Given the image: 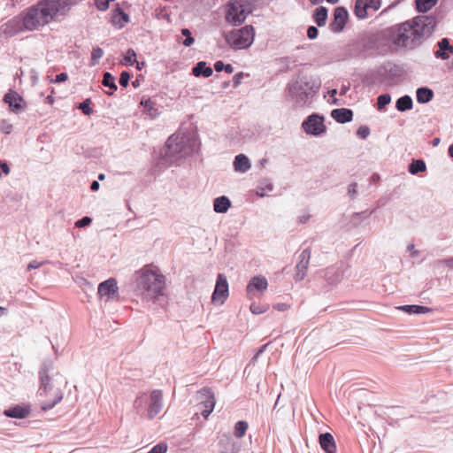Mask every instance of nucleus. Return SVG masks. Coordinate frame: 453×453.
I'll return each mask as SVG.
<instances>
[{"mask_svg":"<svg viewBox=\"0 0 453 453\" xmlns=\"http://www.w3.org/2000/svg\"><path fill=\"white\" fill-rule=\"evenodd\" d=\"M135 63H136V68H137L138 70H142V66H143L144 63H143V62L139 63V62H137V61H136Z\"/></svg>","mask_w":453,"mask_h":453,"instance_id":"nucleus-60","label":"nucleus"},{"mask_svg":"<svg viewBox=\"0 0 453 453\" xmlns=\"http://www.w3.org/2000/svg\"><path fill=\"white\" fill-rule=\"evenodd\" d=\"M4 102L7 104L12 112L18 113L25 108V102L16 91L9 90L4 96Z\"/></svg>","mask_w":453,"mask_h":453,"instance_id":"nucleus-15","label":"nucleus"},{"mask_svg":"<svg viewBox=\"0 0 453 453\" xmlns=\"http://www.w3.org/2000/svg\"><path fill=\"white\" fill-rule=\"evenodd\" d=\"M438 19L435 15H418L383 30L384 37L409 50L420 47L434 32Z\"/></svg>","mask_w":453,"mask_h":453,"instance_id":"nucleus-1","label":"nucleus"},{"mask_svg":"<svg viewBox=\"0 0 453 453\" xmlns=\"http://www.w3.org/2000/svg\"><path fill=\"white\" fill-rule=\"evenodd\" d=\"M137 288L146 299H153L163 295L165 277L152 265H147L137 272Z\"/></svg>","mask_w":453,"mask_h":453,"instance_id":"nucleus-6","label":"nucleus"},{"mask_svg":"<svg viewBox=\"0 0 453 453\" xmlns=\"http://www.w3.org/2000/svg\"><path fill=\"white\" fill-rule=\"evenodd\" d=\"M181 35L185 36V39L182 42V44L184 46L189 47L194 43L195 39L192 36L191 31L188 28H182Z\"/></svg>","mask_w":453,"mask_h":453,"instance_id":"nucleus-39","label":"nucleus"},{"mask_svg":"<svg viewBox=\"0 0 453 453\" xmlns=\"http://www.w3.org/2000/svg\"><path fill=\"white\" fill-rule=\"evenodd\" d=\"M56 18L48 1L41 0L2 25L0 30L5 37H12L22 32L38 31Z\"/></svg>","mask_w":453,"mask_h":453,"instance_id":"nucleus-3","label":"nucleus"},{"mask_svg":"<svg viewBox=\"0 0 453 453\" xmlns=\"http://www.w3.org/2000/svg\"><path fill=\"white\" fill-rule=\"evenodd\" d=\"M319 441L326 453H336V444L331 434H321L319 437Z\"/></svg>","mask_w":453,"mask_h":453,"instance_id":"nucleus-20","label":"nucleus"},{"mask_svg":"<svg viewBox=\"0 0 453 453\" xmlns=\"http://www.w3.org/2000/svg\"><path fill=\"white\" fill-rule=\"evenodd\" d=\"M318 35H319V30L316 27L311 26L308 27L307 36L309 39L313 40V39L317 38Z\"/></svg>","mask_w":453,"mask_h":453,"instance_id":"nucleus-48","label":"nucleus"},{"mask_svg":"<svg viewBox=\"0 0 453 453\" xmlns=\"http://www.w3.org/2000/svg\"><path fill=\"white\" fill-rule=\"evenodd\" d=\"M203 401L200 403L201 414L207 418L214 409L215 396L209 388H204L200 392Z\"/></svg>","mask_w":453,"mask_h":453,"instance_id":"nucleus-13","label":"nucleus"},{"mask_svg":"<svg viewBox=\"0 0 453 453\" xmlns=\"http://www.w3.org/2000/svg\"><path fill=\"white\" fill-rule=\"evenodd\" d=\"M147 406V417L150 419L154 418L162 410L163 393L161 390H153L150 395L140 394L134 402V407L137 410H142Z\"/></svg>","mask_w":453,"mask_h":453,"instance_id":"nucleus-8","label":"nucleus"},{"mask_svg":"<svg viewBox=\"0 0 453 453\" xmlns=\"http://www.w3.org/2000/svg\"><path fill=\"white\" fill-rule=\"evenodd\" d=\"M438 50L434 51V57L442 60L449 59L453 54V45H450L449 38H442L437 42Z\"/></svg>","mask_w":453,"mask_h":453,"instance_id":"nucleus-18","label":"nucleus"},{"mask_svg":"<svg viewBox=\"0 0 453 453\" xmlns=\"http://www.w3.org/2000/svg\"><path fill=\"white\" fill-rule=\"evenodd\" d=\"M231 206L230 200L225 196L217 197L213 203V209L218 213H225L228 211Z\"/></svg>","mask_w":453,"mask_h":453,"instance_id":"nucleus-25","label":"nucleus"},{"mask_svg":"<svg viewBox=\"0 0 453 453\" xmlns=\"http://www.w3.org/2000/svg\"><path fill=\"white\" fill-rule=\"evenodd\" d=\"M0 170H10L7 162L0 160Z\"/></svg>","mask_w":453,"mask_h":453,"instance_id":"nucleus-54","label":"nucleus"},{"mask_svg":"<svg viewBox=\"0 0 453 453\" xmlns=\"http://www.w3.org/2000/svg\"><path fill=\"white\" fill-rule=\"evenodd\" d=\"M228 296V283L226 278L219 273L212 294V302L222 304Z\"/></svg>","mask_w":453,"mask_h":453,"instance_id":"nucleus-12","label":"nucleus"},{"mask_svg":"<svg viewBox=\"0 0 453 453\" xmlns=\"http://www.w3.org/2000/svg\"><path fill=\"white\" fill-rule=\"evenodd\" d=\"M39 374L41 386L38 396L41 398V406L43 411L50 410L62 401V388L66 381L61 374L50 372L47 367L42 368Z\"/></svg>","mask_w":453,"mask_h":453,"instance_id":"nucleus-5","label":"nucleus"},{"mask_svg":"<svg viewBox=\"0 0 453 453\" xmlns=\"http://www.w3.org/2000/svg\"><path fill=\"white\" fill-rule=\"evenodd\" d=\"M118 293L117 281L115 279L111 278L98 286V295L100 296H107L108 299L112 297Z\"/></svg>","mask_w":453,"mask_h":453,"instance_id":"nucleus-17","label":"nucleus"},{"mask_svg":"<svg viewBox=\"0 0 453 453\" xmlns=\"http://www.w3.org/2000/svg\"><path fill=\"white\" fill-rule=\"evenodd\" d=\"M132 85H133L134 88H136V87H138V86H139V81L136 80V81H133V82H132Z\"/></svg>","mask_w":453,"mask_h":453,"instance_id":"nucleus-64","label":"nucleus"},{"mask_svg":"<svg viewBox=\"0 0 453 453\" xmlns=\"http://www.w3.org/2000/svg\"><path fill=\"white\" fill-rule=\"evenodd\" d=\"M90 104H91V99L87 98L78 105V109H80L85 115L88 116L93 112V110L90 107Z\"/></svg>","mask_w":453,"mask_h":453,"instance_id":"nucleus-41","label":"nucleus"},{"mask_svg":"<svg viewBox=\"0 0 453 453\" xmlns=\"http://www.w3.org/2000/svg\"><path fill=\"white\" fill-rule=\"evenodd\" d=\"M400 309L410 313H422L427 310L426 307L419 305H404L400 307Z\"/></svg>","mask_w":453,"mask_h":453,"instance_id":"nucleus-40","label":"nucleus"},{"mask_svg":"<svg viewBox=\"0 0 453 453\" xmlns=\"http://www.w3.org/2000/svg\"><path fill=\"white\" fill-rule=\"evenodd\" d=\"M141 105L143 106V111L151 119H155L159 115L158 110L155 107V103L150 98L142 97Z\"/></svg>","mask_w":453,"mask_h":453,"instance_id":"nucleus-24","label":"nucleus"},{"mask_svg":"<svg viewBox=\"0 0 453 453\" xmlns=\"http://www.w3.org/2000/svg\"><path fill=\"white\" fill-rule=\"evenodd\" d=\"M68 79V75L66 73H61L58 75H56L55 79H50V83H60L64 82Z\"/></svg>","mask_w":453,"mask_h":453,"instance_id":"nucleus-46","label":"nucleus"},{"mask_svg":"<svg viewBox=\"0 0 453 453\" xmlns=\"http://www.w3.org/2000/svg\"><path fill=\"white\" fill-rule=\"evenodd\" d=\"M257 194L260 196H264L265 195V188H257Z\"/></svg>","mask_w":453,"mask_h":453,"instance_id":"nucleus-59","label":"nucleus"},{"mask_svg":"<svg viewBox=\"0 0 453 453\" xmlns=\"http://www.w3.org/2000/svg\"><path fill=\"white\" fill-rule=\"evenodd\" d=\"M348 16V12L344 7L339 6L335 8L334 20L329 25L330 29L334 33L342 32L346 25Z\"/></svg>","mask_w":453,"mask_h":453,"instance_id":"nucleus-14","label":"nucleus"},{"mask_svg":"<svg viewBox=\"0 0 453 453\" xmlns=\"http://www.w3.org/2000/svg\"><path fill=\"white\" fill-rule=\"evenodd\" d=\"M269 305L266 303H252L250 310L253 314H261L267 311Z\"/></svg>","mask_w":453,"mask_h":453,"instance_id":"nucleus-37","label":"nucleus"},{"mask_svg":"<svg viewBox=\"0 0 453 453\" xmlns=\"http://www.w3.org/2000/svg\"><path fill=\"white\" fill-rule=\"evenodd\" d=\"M268 158L266 157H263L261 158L259 161H258V166L261 167V168H264L266 166L267 163H268Z\"/></svg>","mask_w":453,"mask_h":453,"instance_id":"nucleus-53","label":"nucleus"},{"mask_svg":"<svg viewBox=\"0 0 453 453\" xmlns=\"http://www.w3.org/2000/svg\"><path fill=\"white\" fill-rule=\"evenodd\" d=\"M200 142L196 133L178 130L168 137L165 146L160 150L158 166H181V162L200 158Z\"/></svg>","mask_w":453,"mask_h":453,"instance_id":"nucleus-2","label":"nucleus"},{"mask_svg":"<svg viewBox=\"0 0 453 453\" xmlns=\"http://www.w3.org/2000/svg\"><path fill=\"white\" fill-rule=\"evenodd\" d=\"M268 287L267 280L263 276L253 277L247 286L248 294H251L253 290L265 291Z\"/></svg>","mask_w":453,"mask_h":453,"instance_id":"nucleus-21","label":"nucleus"},{"mask_svg":"<svg viewBox=\"0 0 453 453\" xmlns=\"http://www.w3.org/2000/svg\"><path fill=\"white\" fill-rule=\"evenodd\" d=\"M331 117L338 123L350 122L353 119V111L347 108H337L331 111Z\"/></svg>","mask_w":453,"mask_h":453,"instance_id":"nucleus-19","label":"nucleus"},{"mask_svg":"<svg viewBox=\"0 0 453 453\" xmlns=\"http://www.w3.org/2000/svg\"><path fill=\"white\" fill-rule=\"evenodd\" d=\"M243 73H238L234 76V83L235 86H237L241 82V79L242 78Z\"/></svg>","mask_w":453,"mask_h":453,"instance_id":"nucleus-52","label":"nucleus"},{"mask_svg":"<svg viewBox=\"0 0 453 453\" xmlns=\"http://www.w3.org/2000/svg\"><path fill=\"white\" fill-rule=\"evenodd\" d=\"M389 66H390L389 68H386V71L393 75H396L397 74V66L395 65H391V64H389Z\"/></svg>","mask_w":453,"mask_h":453,"instance_id":"nucleus-51","label":"nucleus"},{"mask_svg":"<svg viewBox=\"0 0 453 453\" xmlns=\"http://www.w3.org/2000/svg\"><path fill=\"white\" fill-rule=\"evenodd\" d=\"M328 11L326 7L320 6L317 8L313 13V20L319 27H323L327 19Z\"/></svg>","mask_w":453,"mask_h":453,"instance_id":"nucleus-29","label":"nucleus"},{"mask_svg":"<svg viewBox=\"0 0 453 453\" xmlns=\"http://www.w3.org/2000/svg\"><path fill=\"white\" fill-rule=\"evenodd\" d=\"M417 101L419 104H426L434 97V91L426 87L418 88L416 91Z\"/></svg>","mask_w":453,"mask_h":453,"instance_id":"nucleus-26","label":"nucleus"},{"mask_svg":"<svg viewBox=\"0 0 453 453\" xmlns=\"http://www.w3.org/2000/svg\"><path fill=\"white\" fill-rule=\"evenodd\" d=\"M438 0H415L416 9L418 12L426 13L430 11Z\"/></svg>","mask_w":453,"mask_h":453,"instance_id":"nucleus-31","label":"nucleus"},{"mask_svg":"<svg viewBox=\"0 0 453 453\" xmlns=\"http://www.w3.org/2000/svg\"><path fill=\"white\" fill-rule=\"evenodd\" d=\"M102 84L111 89V91L107 93L109 96H111L118 88L115 83V78L108 72L104 73Z\"/></svg>","mask_w":453,"mask_h":453,"instance_id":"nucleus-32","label":"nucleus"},{"mask_svg":"<svg viewBox=\"0 0 453 453\" xmlns=\"http://www.w3.org/2000/svg\"><path fill=\"white\" fill-rule=\"evenodd\" d=\"M302 127L308 134L315 136L326 132L324 118L317 113L310 115L302 124Z\"/></svg>","mask_w":453,"mask_h":453,"instance_id":"nucleus-10","label":"nucleus"},{"mask_svg":"<svg viewBox=\"0 0 453 453\" xmlns=\"http://www.w3.org/2000/svg\"><path fill=\"white\" fill-rule=\"evenodd\" d=\"M91 221H92V219L89 217H84L75 223V226L76 227H83L86 226H88L91 223Z\"/></svg>","mask_w":453,"mask_h":453,"instance_id":"nucleus-49","label":"nucleus"},{"mask_svg":"<svg viewBox=\"0 0 453 453\" xmlns=\"http://www.w3.org/2000/svg\"><path fill=\"white\" fill-rule=\"evenodd\" d=\"M311 259V250L309 249L303 250L299 256V263L296 266V273L295 279L302 280L307 272Z\"/></svg>","mask_w":453,"mask_h":453,"instance_id":"nucleus-16","label":"nucleus"},{"mask_svg":"<svg viewBox=\"0 0 453 453\" xmlns=\"http://www.w3.org/2000/svg\"><path fill=\"white\" fill-rule=\"evenodd\" d=\"M0 127L1 130L6 134H9L12 131V125L4 119L1 121Z\"/></svg>","mask_w":453,"mask_h":453,"instance_id":"nucleus-47","label":"nucleus"},{"mask_svg":"<svg viewBox=\"0 0 453 453\" xmlns=\"http://www.w3.org/2000/svg\"><path fill=\"white\" fill-rule=\"evenodd\" d=\"M311 3L314 5L319 4L323 0H310Z\"/></svg>","mask_w":453,"mask_h":453,"instance_id":"nucleus-62","label":"nucleus"},{"mask_svg":"<svg viewBox=\"0 0 453 453\" xmlns=\"http://www.w3.org/2000/svg\"><path fill=\"white\" fill-rule=\"evenodd\" d=\"M449 155L453 158V144L449 148Z\"/></svg>","mask_w":453,"mask_h":453,"instance_id":"nucleus-61","label":"nucleus"},{"mask_svg":"<svg viewBox=\"0 0 453 453\" xmlns=\"http://www.w3.org/2000/svg\"><path fill=\"white\" fill-rule=\"evenodd\" d=\"M129 21V16L119 7H117L112 12L111 22L112 24L122 28Z\"/></svg>","mask_w":453,"mask_h":453,"instance_id":"nucleus-22","label":"nucleus"},{"mask_svg":"<svg viewBox=\"0 0 453 453\" xmlns=\"http://www.w3.org/2000/svg\"><path fill=\"white\" fill-rule=\"evenodd\" d=\"M212 73V69L207 66L206 63L203 61L198 62L192 69V73L196 77L203 76L208 78L211 76Z\"/></svg>","mask_w":453,"mask_h":453,"instance_id":"nucleus-23","label":"nucleus"},{"mask_svg":"<svg viewBox=\"0 0 453 453\" xmlns=\"http://www.w3.org/2000/svg\"><path fill=\"white\" fill-rule=\"evenodd\" d=\"M408 170H426V163L422 159H413L409 165Z\"/></svg>","mask_w":453,"mask_h":453,"instance_id":"nucleus-42","label":"nucleus"},{"mask_svg":"<svg viewBox=\"0 0 453 453\" xmlns=\"http://www.w3.org/2000/svg\"><path fill=\"white\" fill-rule=\"evenodd\" d=\"M29 413V410L21 406H15L4 411V415L11 418H23Z\"/></svg>","mask_w":453,"mask_h":453,"instance_id":"nucleus-28","label":"nucleus"},{"mask_svg":"<svg viewBox=\"0 0 453 453\" xmlns=\"http://www.w3.org/2000/svg\"><path fill=\"white\" fill-rule=\"evenodd\" d=\"M104 52L103 49H101L100 47L93 48V50L91 51L89 65L95 66V65H98L99 61L102 58V57L104 56Z\"/></svg>","mask_w":453,"mask_h":453,"instance_id":"nucleus-33","label":"nucleus"},{"mask_svg":"<svg viewBox=\"0 0 453 453\" xmlns=\"http://www.w3.org/2000/svg\"><path fill=\"white\" fill-rule=\"evenodd\" d=\"M214 69L216 72L225 71L227 73H232L234 72V67L230 64H225L222 61H217L214 64Z\"/></svg>","mask_w":453,"mask_h":453,"instance_id":"nucleus-38","label":"nucleus"},{"mask_svg":"<svg viewBox=\"0 0 453 453\" xmlns=\"http://www.w3.org/2000/svg\"><path fill=\"white\" fill-rule=\"evenodd\" d=\"M54 96L52 94L49 95L47 97H46V103L50 104H54Z\"/></svg>","mask_w":453,"mask_h":453,"instance_id":"nucleus-57","label":"nucleus"},{"mask_svg":"<svg viewBox=\"0 0 453 453\" xmlns=\"http://www.w3.org/2000/svg\"><path fill=\"white\" fill-rule=\"evenodd\" d=\"M136 62V53L133 49H128L124 56L122 64L125 65H133Z\"/></svg>","mask_w":453,"mask_h":453,"instance_id":"nucleus-35","label":"nucleus"},{"mask_svg":"<svg viewBox=\"0 0 453 453\" xmlns=\"http://www.w3.org/2000/svg\"><path fill=\"white\" fill-rule=\"evenodd\" d=\"M412 107H413L412 98L408 95L403 96L396 100L395 108L399 111H405L412 109Z\"/></svg>","mask_w":453,"mask_h":453,"instance_id":"nucleus-30","label":"nucleus"},{"mask_svg":"<svg viewBox=\"0 0 453 453\" xmlns=\"http://www.w3.org/2000/svg\"><path fill=\"white\" fill-rule=\"evenodd\" d=\"M446 263H447V265H448L449 266H452L453 257H452V258H450V259H448V260L446 261Z\"/></svg>","mask_w":453,"mask_h":453,"instance_id":"nucleus-63","label":"nucleus"},{"mask_svg":"<svg viewBox=\"0 0 453 453\" xmlns=\"http://www.w3.org/2000/svg\"><path fill=\"white\" fill-rule=\"evenodd\" d=\"M321 86L319 78L305 71L288 83V96L296 107L310 105Z\"/></svg>","mask_w":453,"mask_h":453,"instance_id":"nucleus-4","label":"nucleus"},{"mask_svg":"<svg viewBox=\"0 0 453 453\" xmlns=\"http://www.w3.org/2000/svg\"><path fill=\"white\" fill-rule=\"evenodd\" d=\"M90 188L93 190V191H96L98 188H99V183L98 181L96 180H94L91 184V187Z\"/></svg>","mask_w":453,"mask_h":453,"instance_id":"nucleus-56","label":"nucleus"},{"mask_svg":"<svg viewBox=\"0 0 453 453\" xmlns=\"http://www.w3.org/2000/svg\"><path fill=\"white\" fill-rule=\"evenodd\" d=\"M357 134L361 139H366L370 134V128L367 126H360L357 131Z\"/></svg>","mask_w":453,"mask_h":453,"instance_id":"nucleus-43","label":"nucleus"},{"mask_svg":"<svg viewBox=\"0 0 453 453\" xmlns=\"http://www.w3.org/2000/svg\"><path fill=\"white\" fill-rule=\"evenodd\" d=\"M129 80H130V74L127 71H123L121 73H120V77H119V84L120 86L122 87H127L128 85V82H129Z\"/></svg>","mask_w":453,"mask_h":453,"instance_id":"nucleus-44","label":"nucleus"},{"mask_svg":"<svg viewBox=\"0 0 453 453\" xmlns=\"http://www.w3.org/2000/svg\"><path fill=\"white\" fill-rule=\"evenodd\" d=\"M226 44L234 50L249 49L255 39V29L251 25L232 29L224 34Z\"/></svg>","mask_w":453,"mask_h":453,"instance_id":"nucleus-7","label":"nucleus"},{"mask_svg":"<svg viewBox=\"0 0 453 453\" xmlns=\"http://www.w3.org/2000/svg\"><path fill=\"white\" fill-rule=\"evenodd\" d=\"M391 102V96L388 93L380 95L377 98V108L379 111L383 110Z\"/></svg>","mask_w":453,"mask_h":453,"instance_id":"nucleus-36","label":"nucleus"},{"mask_svg":"<svg viewBox=\"0 0 453 453\" xmlns=\"http://www.w3.org/2000/svg\"><path fill=\"white\" fill-rule=\"evenodd\" d=\"M167 446L165 443H159L155 445L148 453H165Z\"/></svg>","mask_w":453,"mask_h":453,"instance_id":"nucleus-45","label":"nucleus"},{"mask_svg":"<svg viewBox=\"0 0 453 453\" xmlns=\"http://www.w3.org/2000/svg\"><path fill=\"white\" fill-rule=\"evenodd\" d=\"M39 266H40L39 263L32 262L28 265V269L38 268Z\"/></svg>","mask_w":453,"mask_h":453,"instance_id":"nucleus-58","label":"nucleus"},{"mask_svg":"<svg viewBox=\"0 0 453 453\" xmlns=\"http://www.w3.org/2000/svg\"><path fill=\"white\" fill-rule=\"evenodd\" d=\"M234 170H250L251 167L249 157L244 154H239L234 157Z\"/></svg>","mask_w":453,"mask_h":453,"instance_id":"nucleus-27","label":"nucleus"},{"mask_svg":"<svg viewBox=\"0 0 453 453\" xmlns=\"http://www.w3.org/2000/svg\"><path fill=\"white\" fill-rule=\"evenodd\" d=\"M251 12L252 9L248 0H229L225 20L231 26L238 27L246 20Z\"/></svg>","mask_w":453,"mask_h":453,"instance_id":"nucleus-9","label":"nucleus"},{"mask_svg":"<svg viewBox=\"0 0 453 453\" xmlns=\"http://www.w3.org/2000/svg\"><path fill=\"white\" fill-rule=\"evenodd\" d=\"M273 308L277 311H287L288 310L289 308V305L287 304V303H277L273 306Z\"/></svg>","mask_w":453,"mask_h":453,"instance_id":"nucleus-50","label":"nucleus"},{"mask_svg":"<svg viewBox=\"0 0 453 453\" xmlns=\"http://www.w3.org/2000/svg\"><path fill=\"white\" fill-rule=\"evenodd\" d=\"M356 186L357 184H351L349 188V193L353 196L356 194Z\"/></svg>","mask_w":453,"mask_h":453,"instance_id":"nucleus-55","label":"nucleus"},{"mask_svg":"<svg viewBox=\"0 0 453 453\" xmlns=\"http://www.w3.org/2000/svg\"><path fill=\"white\" fill-rule=\"evenodd\" d=\"M380 5V0H356L354 12L358 19H364L368 16V10L376 12Z\"/></svg>","mask_w":453,"mask_h":453,"instance_id":"nucleus-11","label":"nucleus"},{"mask_svg":"<svg viewBox=\"0 0 453 453\" xmlns=\"http://www.w3.org/2000/svg\"><path fill=\"white\" fill-rule=\"evenodd\" d=\"M249 425L246 421H238L234 426V435L237 438H242L246 434Z\"/></svg>","mask_w":453,"mask_h":453,"instance_id":"nucleus-34","label":"nucleus"}]
</instances>
